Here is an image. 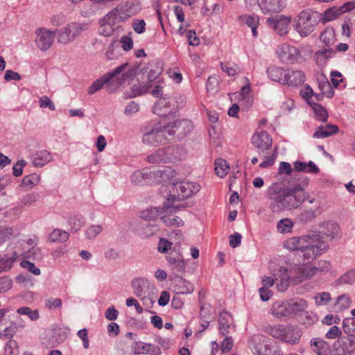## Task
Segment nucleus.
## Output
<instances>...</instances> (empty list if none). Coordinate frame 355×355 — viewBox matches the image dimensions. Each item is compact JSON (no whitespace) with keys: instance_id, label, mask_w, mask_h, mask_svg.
<instances>
[{"instance_id":"9d476101","label":"nucleus","mask_w":355,"mask_h":355,"mask_svg":"<svg viewBox=\"0 0 355 355\" xmlns=\"http://www.w3.org/2000/svg\"><path fill=\"white\" fill-rule=\"evenodd\" d=\"M128 63H124L115 68L112 72L107 73L100 78L95 80L88 89V94L92 95L99 91L103 85H106L107 91L112 94L116 91L114 87V80H112L116 75L121 73L128 67Z\"/></svg>"},{"instance_id":"c9c22d12","label":"nucleus","mask_w":355,"mask_h":355,"mask_svg":"<svg viewBox=\"0 0 355 355\" xmlns=\"http://www.w3.org/2000/svg\"><path fill=\"white\" fill-rule=\"evenodd\" d=\"M311 345L313 350L318 355H327L329 346L327 342L321 338H313L311 340Z\"/></svg>"},{"instance_id":"9b49d317","label":"nucleus","mask_w":355,"mask_h":355,"mask_svg":"<svg viewBox=\"0 0 355 355\" xmlns=\"http://www.w3.org/2000/svg\"><path fill=\"white\" fill-rule=\"evenodd\" d=\"M184 207H185V205L173 206L166 201L162 207H151L141 211L140 217L144 220H148V222L155 221L159 217L162 220V215H164V213L168 214L176 213Z\"/></svg>"},{"instance_id":"f257e3e1","label":"nucleus","mask_w":355,"mask_h":355,"mask_svg":"<svg viewBox=\"0 0 355 355\" xmlns=\"http://www.w3.org/2000/svg\"><path fill=\"white\" fill-rule=\"evenodd\" d=\"M297 182L286 187L282 182L272 183L268 189V198L270 200V209L272 212L292 210L300 207L307 200L310 204L315 202V198L310 197L306 191L310 180L302 175H295Z\"/></svg>"},{"instance_id":"cd10ccee","label":"nucleus","mask_w":355,"mask_h":355,"mask_svg":"<svg viewBox=\"0 0 355 355\" xmlns=\"http://www.w3.org/2000/svg\"><path fill=\"white\" fill-rule=\"evenodd\" d=\"M52 155L46 150L37 151L31 156L32 164L36 167H42L52 161Z\"/></svg>"},{"instance_id":"e433bc0d","label":"nucleus","mask_w":355,"mask_h":355,"mask_svg":"<svg viewBox=\"0 0 355 355\" xmlns=\"http://www.w3.org/2000/svg\"><path fill=\"white\" fill-rule=\"evenodd\" d=\"M245 24L252 30V35L257 37L258 35L257 28L259 25V17L258 15L253 14L250 15H243L240 17Z\"/></svg>"},{"instance_id":"e2e57ef3","label":"nucleus","mask_w":355,"mask_h":355,"mask_svg":"<svg viewBox=\"0 0 355 355\" xmlns=\"http://www.w3.org/2000/svg\"><path fill=\"white\" fill-rule=\"evenodd\" d=\"M103 231L101 225H92L85 231V236L88 239H93Z\"/></svg>"},{"instance_id":"c85d7f7f","label":"nucleus","mask_w":355,"mask_h":355,"mask_svg":"<svg viewBox=\"0 0 355 355\" xmlns=\"http://www.w3.org/2000/svg\"><path fill=\"white\" fill-rule=\"evenodd\" d=\"M334 54L335 51L331 47H324L315 53L314 60L318 66L323 67Z\"/></svg>"},{"instance_id":"f704fd0d","label":"nucleus","mask_w":355,"mask_h":355,"mask_svg":"<svg viewBox=\"0 0 355 355\" xmlns=\"http://www.w3.org/2000/svg\"><path fill=\"white\" fill-rule=\"evenodd\" d=\"M153 176L158 182H166L174 177L175 171L171 167H163L153 172Z\"/></svg>"},{"instance_id":"393cba45","label":"nucleus","mask_w":355,"mask_h":355,"mask_svg":"<svg viewBox=\"0 0 355 355\" xmlns=\"http://www.w3.org/2000/svg\"><path fill=\"white\" fill-rule=\"evenodd\" d=\"M285 79L284 84L295 87L304 83L305 74L300 70H288L285 73Z\"/></svg>"},{"instance_id":"f3484780","label":"nucleus","mask_w":355,"mask_h":355,"mask_svg":"<svg viewBox=\"0 0 355 355\" xmlns=\"http://www.w3.org/2000/svg\"><path fill=\"white\" fill-rule=\"evenodd\" d=\"M56 33L50 30L42 28L36 31L35 43L42 51L48 50L53 44Z\"/></svg>"},{"instance_id":"2f4dec72","label":"nucleus","mask_w":355,"mask_h":355,"mask_svg":"<svg viewBox=\"0 0 355 355\" xmlns=\"http://www.w3.org/2000/svg\"><path fill=\"white\" fill-rule=\"evenodd\" d=\"M287 301L290 315L305 311L308 306L306 301L301 298L291 299Z\"/></svg>"},{"instance_id":"603ef678","label":"nucleus","mask_w":355,"mask_h":355,"mask_svg":"<svg viewBox=\"0 0 355 355\" xmlns=\"http://www.w3.org/2000/svg\"><path fill=\"white\" fill-rule=\"evenodd\" d=\"M100 28L98 32L101 35L105 37H109L112 35L114 31V26L105 20L102 19L100 21Z\"/></svg>"},{"instance_id":"a211bd4d","label":"nucleus","mask_w":355,"mask_h":355,"mask_svg":"<svg viewBox=\"0 0 355 355\" xmlns=\"http://www.w3.org/2000/svg\"><path fill=\"white\" fill-rule=\"evenodd\" d=\"M279 57L281 60L286 64H293L296 62L300 56L299 50L293 46L283 44L280 48Z\"/></svg>"},{"instance_id":"c756f323","label":"nucleus","mask_w":355,"mask_h":355,"mask_svg":"<svg viewBox=\"0 0 355 355\" xmlns=\"http://www.w3.org/2000/svg\"><path fill=\"white\" fill-rule=\"evenodd\" d=\"M338 132V127L332 124H327L325 126H319L313 133V137L316 139L329 137Z\"/></svg>"},{"instance_id":"dca6fc26","label":"nucleus","mask_w":355,"mask_h":355,"mask_svg":"<svg viewBox=\"0 0 355 355\" xmlns=\"http://www.w3.org/2000/svg\"><path fill=\"white\" fill-rule=\"evenodd\" d=\"M252 144L259 150V153L266 157V151L272 147V140L266 131L254 133L252 137Z\"/></svg>"},{"instance_id":"7ed1b4c3","label":"nucleus","mask_w":355,"mask_h":355,"mask_svg":"<svg viewBox=\"0 0 355 355\" xmlns=\"http://www.w3.org/2000/svg\"><path fill=\"white\" fill-rule=\"evenodd\" d=\"M273 276L277 283V289L285 291L291 285H297L309 279L306 264H295L289 268L280 267Z\"/></svg>"},{"instance_id":"6e6552de","label":"nucleus","mask_w":355,"mask_h":355,"mask_svg":"<svg viewBox=\"0 0 355 355\" xmlns=\"http://www.w3.org/2000/svg\"><path fill=\"white\" fill-rule=\"evenodd\" d=\"M164 125L168 141L182 139L191 134L193 129L192 121L187 119H175Z\"/></svg>"},{"instance_id":"864d4df0","label":"nucleus","mask_w":355,"mask_h":355,"mask_svg":"<svg viewBox=\"0 0 355 355\" xmlns=\"http://www.w3.org/2000/svg\"><path fill=\"white\" fill-rule=\"evenodd\" d=\"M320 40L325 44V47H331L334 43V33L331 30H325L320 35Z\"/></svg>"},{"instance_id":"13d9d810","label":"nucleus","mask_w":355,"mask_h":355,"mask_svg":"<svg viewBox=\"0 0 355 355\" xmlns=\"http://www.w3.org/2000/svg\"><path fill=\"white\" fill-rule=\"evenodd\" d=\"M17 313L20 315H26L31 320H36L39 318L37 310H31L30 307L23 306L17 310Z\"/></svg>"},{"instance_id":"1a4fd4ad","label":"nucleus","mask_w":355,"mask_h":355,"mask_svg":"<svg viewBox=\"0 0 355 355\" xmlns=\"http://www.w3.org/2000/svg\"><path fill=\"white\" fill-rule=\"evenodd\" d=\"M87 23L71 22L65 26L55 31L58 43L67 45L73 42L83 31L88 29Z\"/></svg>"},{"instance_id":"4c0bfd02","label":"nucleus","mask_w":355,"mask_h":355,"mask_svg":"<svg viewBox=\"0 0 355 355\" xmlns=\"http://www.w3.org/2000/svg\"><path fill=\"white\" fill-rule=\"evenodd\" d=\"M137 69L135 67H130L125 72L122 73L121 77L119 78L116 75L112 80H114V87L116 90L121 86V85L128 80H130L136 76Z\"/></svg>"},{"instance_id":"4468645a","label":"nucleus","mask_w":355,"mask_h":355,"mask_svg":"<svg viewBox=\"0 0 355 355\" xmlns=\"http://www.w3.org/2000/svg\"><path fill=\"white\" fill-rule=\"evenodd\" d=\"M291 22V17L283 15L275 17H269L266 20L268 26L281 37H284L288 34Z\"/></svg>"},{"instance_id":"aec40b11","label":"nucleus","mask_w":355,"mask_h":355,"mask_svg":"<svg viewBox=\"0 0 355 355\" xmlns=\"http://www.w3.org/2000/svg\"><path fill=\"white\" fill-rule=\"evenodd\" d=\"M263 14L281 12L286 6L285 0H261L258 3Z\"/></svg>"},{"instance_id":"8fccbe9b","label":"nucleus","mask_w":355,"mask_h":355,"mask_svg":"<svg viewBox=\"0 0 355 355\" xmlns=\"http://www.w3.org/2000/svg\"><path fill=\"white\" fill-rule=\"evenodd\" d=\"M293 227V221L287 218L281 219L277 225L278 232L282 234L291 232Z\"/></svg>"},{"instance_id":"58836bf2","label":"nucleus","mask_w":355,"mask_h":355,"mask_svg":"<svg viewBox=\"0 0 355 355\" xmlns=\"http://www.w3.org/2000/svg\"><path fill=\"white\" fill-rule=\"evenodd\" d=\"M286 325L277 324L275 325H268L265 328V332L272 337L279 339L281 341L285 332V328Z\"/></svg>"},{"instance_id":"7c9ffc66","label":"nucleus","mask_w":355,"mask_h":355,"mask_svg":"<svg viewBox=\"0 0 355 355\" xmlns=\"http://www.w3.org/2000/svg\"><path fill=\"white\" fill-rule=\"evenodd\" d=\"M272 315L277 318L289 316V308L288 306V301H277L275 302L272 307Z\"/></svg>"},{"instance_id":"69168bd1","label":"nucleus","mask_w":355,"mask_h":355,"mask_svg":"<svg viewBox=\"0 0 355 355\" xmlns=\"http://www.w3.org/2000/svg\"><path fill=\"white\" fill-rule=\"evenodd\" d=\"M331 300V295L327 292L318 293L315 297V304L318 306L327 304Z\"/></svg>"},{"instance_id":"a18cd8bd","label":"nucleus","mask_w":355,"mask_h":355,"mask_svg":"<svg viewBox=\"0 0 355 355\" xmlns=\"http://www.w3.org/2000/svg\"><path fill=\"white\" fill-rule=\"evenodd\" d=\"M174 213H172L171 214L164 213V215H162V221L166 225V226H175V227H181L184 225V221L178 216L173 217L171 216L173 215Z\"/></svg>"},{"instance_id":"f03ea898","label":"nucleus","mask_w":355,"mask_h":355,"mask_svg":"<svg viewBox=\"0 0 355 355\" xmlns=\"http://www.w3.org/2000/svg\"><path fill=\"white\" fill-rule=\"evenodd\" d=\"M283 247L290 252H300L303 261H310L320 256L328 248L320 234L311 232L286 239Z\"/></svg>"},{"instance_id":"3c124183","label":"nucleus","mask_w":355,"mask_h":355,"mask_svg":"<svg viewBox=\"0 0 355 355\" xmlns=\"http://www.w3.org/2000/svg\"><path fill=\"white\" fill-rule=\"evenodd\" d=\"M229 169V166L227 164V162L223 159H217L215 161V171L216 174L220 178L225 176L227 171Z\"/></svg>"},{"instance_id":"473e14b6","label":"nucleus","mask_w":355,"mask_h":355,"mask_svg":"<svg viewBox=\"0 0 355 355\" xmlns=\"http://www.w3.org/2000/svg\"><path fill=\"white\" fill-rule=\"evenodd\" d=\"M320 233L331 239L334 237L339 229L338 223L334 221H324L320 223Z\"/></svg>"},{"instance_id":"b1692460","label":"nucleus","mask_w":355,"mask_h":355,"mask_svg":"<svg viewBox=\"0 0 355 355\" xmlns=\"http://www.w3.org/2000/svg\"><path fill=\"white\" fill-rule=\"evenodd\" d=\"M173 101V98H161L154 105L153 110V112L161 116L166 117L172 113L171 110V103Z\"/></svg>"},{"instance_id":"338daca9","label":"nucleus","mask_w":355,"mask_h":355,"mask_svg":"<svg viewBox=\"0 0 355 355\" xmlns=\"http://www.w3.org/2000/svg\"><path fill=\"white\" fill-rule=\"evenodd\" d=\"M119 55V48L114 45V43H112L107 48L105 52V57L108 60L116 59Z\"/></svg>"},{"instance_id":"37998d69","label":"nucleus","mask_w":355,"mask_h":355,"mask_svg":"<svg viewBox=\"0 0 355 355\" xmlns=\"http://www.w3.org/2000/svg\"><path fill=\"white\" fill-rule=\"evenodd\" d=\"M40 182V176L37 173H32L23 178L21 186L26 189H31L37 186Z\"/></svg>"},{"instance_id":"39448f33","label":"nucleus","mask_w":355,"mask_h":355,"mask_svg":"<svg viewBox=\"0 0 355 355\" xmlns=\"http://www.w3.org/2000/svg\"><path fill=\"white\" fill-rule=\"evenodd\" d=\"M321 13L311 8L299 12L294 19V29L302 37L309 36L321 21Z\"/></svg>"},{"instance_id":"de8ad7c7","label":"nucleus","mask_w":355,"mask_h":355,"mask_svg":"<svg viewBox=\"0 0 355 355\" xmlns=\"http://www.w3.org/2000/svg\"><path fill=\"white\" fill-rule=\"evenodd\" d=\"M311 106L315 114V119L320 121L324 122L328 119V113L326 109L321 105L316 103H313Z\"/></svg>"},{"instance_id":"ddd939ff","label":"nucleus","mask_w":355,"mask_h":355,"mask_svg":"<svg viewBox=\"0 0 355 355\" xmlns=\"http://www.w3.org/2000/svg\"><path fill=\"white\" fill-rule=\"evenodd\" d=\"M166 259L175 277L182 275L185 272V261L179 250L174 248L166 256Z\"/></svg>"},{"instance_id":"a19ab883","label":"nucleus","mask_w":355,"mask_h":355,"mask_svg":"<svg viewBox=\"0 0 355 355\" xmlns=\"http://www.w3.org/2000/svg\"><path fill=\"white\" fill-rule=\"evenodd\" d=\"M342 15L339 7H331L327 9L323 13H321V23L324 24L328 21H332Z\"/></svg>"},{"instance_id":"412c9836","label":"nucleus","mask_w":355,"mask_h":355,"mask_svg":"<svg viewBox=\"0 0 355 355\" xmlns=\"http://www.w3.org/2000/svg\"><path fill=\"white\" fill-rule=\"evenodd\" d=\"M308 277L312 278L316 275H322L328 272L331 268V263L329 261L319 260L315 266L306 264Z\"/></svg>"},{"instance_id":"423d86ee","label":"nucleus","mask_w":355,"mask_h":355,"mask_svg":"<svg viewBox=\"0 0 355 355\" xmlns=\"http://www.w3.org/2000/svg\"><path fill=\"white\" fill-rule=\"evenodd\" d=\"M248 347L256 355H283L282 349L267 340L261 334H254L248 338Z\"/></svg>"},{"instance_id":"5701e85b","label":"nucleus","mask_w":355,"mask_h":355,"mask_svg":"<svg viewBox=\"0 0 355 355\" xmlns=\"http://www.w3.org/2000/svg\"><path fill=\"white\" fill-rule=\"evenodd\" d=\"M301 336L302 332L299 328L286 325L282 341L291 345H296L300 342Z\"/></svg>"},{"instance_id":"79ce46f5","label":"nucleus","mask_w":355,"mask_h":355,"mask_svg":"<svg viewBox=\"0 0 355 355\" xmlns=\"http://www.w3.org/2000/svg\"><path fill=\"white\" fill-rule=\"evenodd\" d=\"M146 159L149 163L151 164L168 162L164 148L157 149L154 153L148 155L146 157Z\"/></svg>"},{"instance_id":"f8f14e48","label":"nucleus","mask_w":355,"mask_h":355,"mask_svg":"<svg viewBox=\"0 0 355 355\" xmlns=\"http://www.w3.org/2000/svg\"><path fill=\"white\" fill-rule=\"evenodd\" d=\"M355 352V334L342 336L334 344V355H352Z\"/></svg>"},{"instance_id":"20e7f679","label":"nucleus","mask_w":355,"mask_h":355,"mask_svg":"<svg viewBox=\"0 0 355 355\" xmlns=\"http://www.w3.org/2000/svg\"><path fill=\"white\" fill-rule=\"evenodd\" d=\"M200 185L192 182H181L162 186V192H168L166 196V201L171 205L175 201L187 199L200 190Z\"/></svg>"},{"instance_id":"bf43d9fd","label":"nucleus","mask_w":355,"mask_h":355,"mask_svg":"<svg viewBox=\"0 0 355 355\" xmlns=\"http://www.w3.org/2000/svg\"><path fill=\"white\" fill-rule=\"evenodd\" d=\"M141 349L143 350L142 354L150 355H159L161 354L160 347L150 343H142Z\"/></svg>"},{"instance_id":"09e8293b","label":"nucleus","mask_w":355,"mask_h":355,"mask_svg":"<svg viewBox=\"0 0 355 355\" xmlns=\"http://www.w3.org/2000/svg\"><path fill=\"white\" fill-rule=\"evenodd\" d=\"M182 275L177 277L179 278V284L178 288L177 289L178 294H189L191 293L193 291V286L186 279H183Z\"/></svg>"},{"instance_id":"4be33fe9","label":"nucleus","mask_w":355,"mask_h":355,"mask_svg":"<svg viewBox=\"0 0 355 355\" xmlns=\"http://www.w3.org/2000/svg\"><path fill=\"white\" fill-rule=\"evenodd\" d=\"M168 162L180 161L186 157L187 152L180 145H172L164 148Z\"/></svg>"},{"instance_id":"c03bdc74","label":"nucleus","mask_w":355,"mask_h":355,"mask_svg":"<svg viewBox=\"0 0 355 355\" xmlns=\"http://www.w3.org/2000/svg\"><path fill=\"white\" fill-rule=\"evenodd\" d=\"M123 13L120 12L119 10L115 8L112 9L110 12H109L104 17L103 19L110 24L115 26V25L123 20L121 15Z\"/></svg>"},{"instance_id":"ea45409f","label":"nucleus","mask_w":355,"mask_h":355,"mask_svg":"<svg viewBox=\"0 0 355 355\" xmlns=\"http://www.w3.org/2000/svg\"><path fill=\"white\" fill-rule=\"evenodd\" d=\"M152 176V172H148L147 170L137 171L134 172L130 176L131 182L136 185H142L145 184L146 180Z\"/></svg>"},{"instance_id":"0e129e2a","label":"nucleus","mask_w":355,"mask_h":355,"mask_svg":"<svg viewBox=\"0 0 355 355\" xmlns=\"http://www.w3.org/2000/svg\"><path fill=\"white\" fill-rule=\"evenodd\" d=\"M17 352V343L11 339L7 341L5 346L6 355H15Z\"/></svg>"},{"instance_id":"680f3d73","label":"nucleus","mask_w":355,"mask_h":355,"mask_svg":"<svg viewBox=\"0 0 355 355\" xmlns=\"http://www.w3.org/2000/svg\"><path fill=\"white\" fill-rule=\"evenodd\" d=\"M302 322L306 326H310L316 322L318 318L313 313L306 312L301 318Z\"/></svg>"},{"instance_id":"bb28decb","label":"nucleus","mask_w":355,"mask_h":355,"mask_svg":"<svg viewBox=\"0 0 355 355\" xmlns=\"http://www.w3.org/2000/svg\"><path fill=\"white\" fill-rule=\"evenodd\" d=\"M137 231L142 238H148L157 233L159 227L155 223L144 220L138 225Z\"/></svg>"},{"instance_id":"774afa93","label":"nucleus","mask_w":355,"mask_h":355,"mask_svg":"<svg viewBox=\"0 0 355 355\" xmlns=\"http://www.w3.org/2000/svg\"><path fill=\"white\" fill-rule=\"evenodd\" d=\"M39 105L40 107L49 108L51 111H53L55 109L54 103L47 96H42L40 98Z\"/></svg>"},{"instance_id":"6e6d98bb","label":"nucleus","mask_w":355,"mask_h":355,"mask_svg":"<svg viewBox=\"0 0 355 355\" xmlns=\"http://www.w3.org/2000/svg\"><path fill=\"white\" fill-rule=\"evenodd\" d=\"M355 282V269H351L343 275L338 279L340 284H352Z\"/></svg>"},{"instance_id":"2eb2a0df","label":"nucleus","mask_w":355,"mask_h":355,"mask_svg":"<svg viewBox=\"0 0 355 355\" xmlns=\"http://www.w3.org/2000/svg\"><path fill=\"white\" fill-rule=\"evenodd\" d=\"M161 73V69L157 68L156 70H150L147 74V82L143 81L137 85H133L131 87V94L130 98H134L141 96L148 92L151 87L150 83L154 81Z\"/></svg>"},{"instance_id":"5fc2aeb1","label":"nucleus","mask_w":355,"mask_h":355,"mask_svg":"<svg viewBox=\"0 0 355 355\" xmlns=\"http://www.w3.org/2000/svg\"><path fill=\"white\" fill-rule=\"evenodd\" d=\"M69 223L71 230L77 232L84 225L85 220L82 215L76 214L69 218Z\"/></svg>"},{"instance_id":"49530a36","label":"nucleus","mask_w":355,"mask_h":355,"mask_svg":"<svg viewBox=\"0 0 355 355\" xmlns=\"http://www.w3.org/2000/svg\"><path fill=\"white\" fill-rule=\"evenodd\" d=\"M69 239V233L59 229L53 230L49 236L50 242L62 243Z\"/></svg>"},{"instance_id":"a878e982","label":"nucleus","mask_w":355,"mask_h":355,"mask_svg":"<svg viewBox=\"0 0 355 355\" xmlns=\"http://www.w3.org/2000/svg\"><path fill=\"white\" fill-rule=\"evenodd\" d=\"M218 322L219 333L223 336H226L232 327L233 319L232 315L227 312H222L219 315Z\"/></svg>"},{"instance_id":"4d7b16f0","label":"nucleus","mask_w":355,"mask_h":355,"mask_svg":"<svg viewBox=\"0 0 355 355\" xmlns=\"http://www.w3.org/2000/svg\"><path fill=\"white\" fill-rule=\"evenodd\" d=\"M315 211L313 209H304L297 216L298 220L303 223L312 221L315 218Z\"/></svg>"},{"instance_id":"72a5a7b5","label":"nucleus","mask_w":355,"mask_h":355,"mask_svg":"<svg viewBox=\"0 0 355 355\" xmlns=\"http://www.w3.org/2000/svg\"><path fill=\"white\" fill-rule=\"evenodd\" d=\"M285 71L282 67L272 66L267 69V74L268 78L276 82L284 84L285 79Z\"/></svg>"},{"instance_id":"052dcab7","label":"nucleus","mask_w":355,"mask_h":355,"mask_svg":"<svg viewBox=\"0 0 355 355\" xmlns=\"http://www.w3.org/2000/svg\"><path fill=\"white\" fill-rule=\"evenodd\" d=\"M343 329L345 333L352 334L351 332L355 331V319L346 318L343 321Z\"/></svg>"},{"instance_id":"0eeeda50","label":"nucleus","mask_w":355,"mask_h":355,"mask_svg":"<svg viewBox=\"0 0 355 355\" xmlns=\"http://www.w3.org/2000/svg\"><path fill=\"white\" fill-rule=\"evenodd\" d=\"M141 141L144 145L157 146L168 141L164 125L148 124L141 128Z\"/></svg>"},{"instance_id":"6ab92c4d","label":"nucleus","mask_w":355,"mask_h":355,"mask_svg":"<svg viewBox=\"0 0 355 355\" xmlns=\"http://www.w3.org/2000/svg\"><path fill=\"white\" fill-rule=\"evenodd\" d=\"M131 286L134 295L139 298L144 299L148 292L150 282L144 277H137L132 279Z\"/></svg>"}]
</instances>
